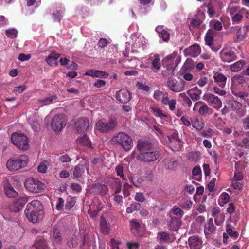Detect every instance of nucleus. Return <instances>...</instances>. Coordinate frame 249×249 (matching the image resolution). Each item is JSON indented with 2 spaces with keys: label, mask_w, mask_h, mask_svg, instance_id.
Wrapping results in <instances>:
<instances>
[{
  "label": "nucleus",
  "mask_w": 249,
  "mask_h": 249,
  "mask_svg": "<svg viewBox=\"0 0 249 249\" xmlns=\"http://www.w3.org/2000/svg\"><path fill=\"white\" fill-rule=\"evenodd\" d=\"M43 210L42 203H28L25 214L30 221L36 223L42 218Z\"/></svg>",
  "instance_id": "obj_1"
},
{
  "label": "nucleus",
  "mask_w": 249,
  "mask_h": 249,
  "mask_svg": "<svg viewBox=\"0 0 249 249\" xmlns=\"http://www.w3.org/2000/svg\"><path fill=\"white\" fill-rule=\"evenodd\" d=\"M111 142L114 145L121 146L125 151H130L133 146L131 137L123 132L115 133L111 138Z\"/></svg>",
  "instance_id": "obj_2"
},
{
  "label": "nucleus",
  "mask_w": 249,
  "mask_h": 249,
  "mask_svg": "<svg viewBox=\"0 0 249 249\" xmlns=\"http://www.w3.org/2000/svg\"><path fill=\"white\" fill-rule=\"evenodd\" d=\"M118 125L117 118L114 116L109 118L108 121H98L95 124L96 129L102 133H107L114 130Z\"/></svg>",
  "instance_id": "obj_3"
},
{
  "label": "nucleus",
  "mask_w": 249,
  "mask_h": 249,
  "mask_svg": "<svg viewBox=\"0 0 249 249\" xmlns=\"http://www.w3.org/2000/svg\"><path fill=\"white\" fill-rule=\"evenodd\" d=\"M28 157L25 155H21L18 159L11 158L8 160L6 166L9 170L17 171L25 167L28 162Z\"/></svg>",
  "instance_id": "obj_4"
},
{
  "label": "nucleus",
  "mask_w": 249,
  "mask_h": 249,
  "mask_svg": "<svg viewBox=\"0 0 249 249\" xmlns=\"http://www.w3.org/2000/svg\"><path fill=\"white\" fill-rule=\"evenodd\" d=\"M71 172L73 178L76 179L80 182L83 181L86 175L89 173V168L87 161L85 160H82L73 170H71Z\"/></svg>",
  "instance_id": "obj_5"
},
{
  "label": "nucleus",
  "mask_w": 249,
  "mask_h": 249,
  "mask_svg": "<svg viewBox=\"0 0 249 249\" xmlns=\"http://www.w3.org/2000/svg\"><path fill=\"white\" fill-rule=\"evenodd\" d=\"M12 142L18 149L26 151L29 148V139L27 136L22 133H13L11 137Z\"/></svg>",
  "instance_id": "obj_6"
},
{
  "label": "nucleus",
  "mask_w": 249,
  "mask_h": 249,
  "mask_svg": "<svg viewBox=\"0 0 249 249\" xmlns=\"http://www.w3.org/2000/svg\"><path fill=\"white\" fill-rule=\"evenodd\" d=\"M26 189L29 192L37 193L43 190L45 187L44 183L37 178H29L24 182Z\"/></svg>",
  "instance_id": "obj_7"
},
{
  "label": "nucleus",
  "mask_w": 249,
  "mask_h": 249,
  "mask_svg": "<svg viewBox=\"0 0 249 249\" xmlns=\"http://www.w3.org/2000/svg\"><path fill=\"white\" fill-rule=\"evenodd\" d=\"M160 154L159 150L155 149L140 153L136 156V159L141 161L146 162H153L157 160L160 157Z\"/></svg>",
  "instance_id": "obj_8"
},
{
  "label": "nucleus",
  "mask_w": 249,
  "mask_h": 249,
  "mask_svg": "<svg viewBox=\"0 0 249 249\" xmlns=\"http://www.w3.org/2000/svg\"><path fill=\"white\" fill-rule=\"evenodd\" d=\"M185 84L183 79L178 81L173 77H169L167 82L168 88L171 91L175 92L183 91L185 89Z\"/></svg>",
  "instance_id": "obj_9"
},
{
  "label": "nucleus",
  "mask_w": 249,
  "mask_h": 249,
  "mask_svg": "<svg viewBox=\"0 0 249 249\" xmlns=\"http://www.w3.org/2000/svg\"><path fill=\"white\" fill-rule=\"evenodd\" d=\"M67 119L62 114H58L55 115L51 122L52 129L55 131H61L66 125Z\"/></svg>",
  "instance_id": "obj_10"
},
{
  "label": "nucleus",
  "mask_w": 249,
  "mask_h": 249,
  "mask_svg": "<svg viewBox=\"0 0 249 249\" xmlns=\"http://www.w3.org/2000/svg\"><path fill=\"white\" fill-rule=\"evenodd\" d=\"M203 99L216 110L219 109L222 107V102L221 100L217 96L211 93L204 94Z\"/></svg>",
  "instance_id": "obj_11"
},
{
  "label": "nucleus",
  "mask_w": 249,
  "mask_h": 249,
  "mask_svg": "<svg viewBox=\"0 0 249 249\" xmlns=\"http://www.w3.org/2000/svg\"><path fill=\"white\" fill-rule=\"evenodd\" d=\"M220 57L223 62L230 63L237 59V56L234 51L223 49L219 53Z\"/></svg>",
  "instance_id": "obj_12"
},
{
  "label": "nucleus",
  "mask_w": 249,
  "mask_h": 249,
  "mask_svg": "<svg viewBox=\"0 0 249 249\" xmlns=\"http://www.w3.org/2000/svg\"><path fill=\"white\" fill-rule=\"evenodd\" d=\"M115 97L118 101L126 104L129 102L132 98L131 92L126 89H121L116 93Z\"/></svg>",
  "instance_id": "obj_13"
},
{
  "label": "nucleus",
  "mask_w": 249,
  "mask_h": 249,
  "mask_svg": "<svg viewBox=\"0 0 249 249\" xmlns=\"http://www.w3.org/2000/svg\"><path fill=\"white\" fill-rule=\"evenodd\" d=\"M89 124L88 119L83 117L78 119L74 123V126L76 130L81 133L84 132L88 128Z\"/></svg>",
  "instance_id": "obj_14"
},
{
  "label": "nucleus",
  "mask_w": 249,
  "mask_h": 249,
  "mask_svg": "<svg viewBox=\"0 0 249 249\" xmlns=\"http://www.w3.org/2000/svg\"><path fill=\"white\" fill-rule=\"evenodd\" d=\"M201 48L199 45L194 44L184 50V53L185 56H190L193 57H196L200 54Z\"/></svg>",
  "instance_id": "obj_15"
},
{
  "label": "nucleus",
  "mask_w": 249,
  "mask_h": 249,
  "mask_svg": "<svg viewBox=\"0 0 249 249\" xmlns=\"http://www.w3.org/2000/svg\"><path fill=\"white\" fill-rule=\"evenodd\" d=\"M137 149L141 153L146 152L154 148L153 144L146 140H139L137 145Z\"/></svg>",
  "instance_id": "obj_16"
},
{
  "label": "nucleus",
  "mask_w": 249,
  "mask_h": 249,
  "mask_svg": "<svg viewBox=\"0 0 249 249\" xmlns=\"http://www.w3.org/2000/svg\"><path fill=\"white\" fill-rule=\"evenodd\" d=\"M188 245L190 249H200L202 241L198 236H191L188 239Z\"/></svg>",
  "instance_id": "obj_17"
},
{
  "label": "nucleus",
  "mask_w": 249,
  "mask_h": 249,
  "mask_svg": "<svg viewBox=\"0 0 249 249\" xmlns=\"http://www.w3.org/2000/svg\"><path fill=\"white\" fill-rule=\"evenodd\" d=\"M199 104H203L199 108L198 113L202 116H206L212 113V109L204 103L202 101H198L196 102L193 108V111H195V108Z\"/></svg>",
  "instance_id": "obj_18"
},
{
  "label": "nucleus",
  "mask_w": 249,
  "mask_h": 249,
  "mask_svg": "<svg viewBox=\"0 0 249 249\" xmlns=\"http://www.w3.org/2000/svg\"><path fill=\"white\" fill-rule=\"evenodd\" d=\"M187 94L194 101H198L200 99V95L202 94V91L196 86L187 91Z\"/></svg>",
  "instance_id": "obj_19"
},
{
  "label": "nucleus",
  "mask_w": 249,
  "mask_h": 249,
  "mask_svg": "<svg viewBox=\"0 0 249 249\" xmlns=\"http://www.w3.org/2000/svg\"><path fill=\"white\" fill-rule=\"evenodd\" d=\"M171 220L169 227L170 230L173 231H177L180 228L181 224V220L179 217H176L170 215Z\"/></svg>",
  "instance_id": "obj_20"
},
{
  "label": "nucleus",
  "mask_w": 249,
  "mask_h": 249,
  "mask_svg": "<svg viewBox=\"0 0 249 249\" xmlns=\"http://www.w3.org/2000/svg\"><path fill=\"white\" fill-rule=\"evenodd\" d=\"M92 191L96 194L104 195L108 191V187L105 184H102L100 183H94L92 185Z\"/></svg>",
  "instance_id": "obj_21"
},
{
  "label": "nucleus",
  "mask_w": 249,
  "mask_h": 249,
  "mask_svg": "<svg viewBox=\"0 0 249 249\" xmlns=\"http://www.w3.org/2000/svg\"><path fill=\"white\" fill-rule=\"evenodd\" d=\"M214 82L221 88H224L226 85L227 77L221 73L216 72L214 74Z\"/></svg>",
  "instance_id": "obj_22"
},
{
  "label": "nucleus",
  "mask_w": 249,
  "mask_h": 249,
  "mask_svg": "<svg viewBox=\"0 0 249 249\" xmlns=\"http://www.w3.org/2000/svg\"><path fill=\"white\" fill-rule=\"evenodd\" d=\"M215 230L216 227L213 224V219L211 218L204 225V233L206 235H209L214 232Z\"/></svg>",
  "instance_id": "obj_23"
},
{
  "label": "nucleus",
  "mask_w": 249,
  "mask_h": 249,
  "mask_svg": "<svg viewBox=\"0 0 249 249\" xmlns=\"http://www.w3.org/2000/svg\"><path fill=\"white\" fill-rule=\"evenodd\" d=\"M154 58L152 61L151 70L154 72H157L161 68V63L159 55H154Z\"/></svg>",
  "instance_id": "obj_24"
},
{
  "label": "nucleus",
  "mask_w": 249,
  "mask_h": 249,
  "mask_svg": "<svg viewBox=\"0 0 249 249\" xmlns=\"http://www.w3.org/2000/svg\"><path fill=\"white\" fill-rule=\"evenodd\" d=\"M60 57L58 53H52L46 59L47 63L51 66L57 65L56 60Z\"/></svg>",
  "instance_id": "obj_25"
},
{
  "label": "nucleus",
  "mask_w": 249,
  "mask_h": 249,
  "mask_svg": "<svg viewBox=\"0 0 249 249\" xmlns=\"http://www.w3.org/2000/svg\"><path fill=\"white\" fill-rule=\"evenodd\" d=\"M163 163L165 168L169 170L174 169L178 165L177 161L175 160L170 158L165 159Z\"/></svg>",
  "instance_id": "obj_26"
},
{
  "label": "nucleus",
  "mask_w": 249,
  "mask_h": 249,
  "mask_svg": "<svg viewBox=\"0 0 249 249\" xmlns=\"http://www.w3.org/2000/svg\"><path fill=\"white\" fill-rule=\"evenodd\" d=\"M204 18V14L202 13L197 14L195 16L194 18L191 20V24L194 27L199 26L202 22Z\"/></svg>",
  "instance_id": "obj_27"
},
{
  "label": "nucleus",
  "mask_w": 249,
  "mask_h": 249,
  "mask_svg": "<svg viewBox=\"0 0 249 249\" xmlns=\"http://www.w3.org/2000/svg\"><path fill=\"white\" fill-rule=\"evenodd\" d=\"M245 63L244 60H240L230 65V70L232 71L237 72L240 71Z\"/></svg>",
  "instance_id": "obj_28"
},
{
  "label": "nucleus",
  "mask_w": 249,
  "mask_h": 249,
  "mask_svg": "<svg viewBox=\"0 0 249 249\" xmlns=\"http://www.w3.org/2000/svg\"><path fill=\"white\" fill-rule=\"evenodd\" d=\"M112 188L114 190L115 193L117 194L120 192L122 188V184L119 178H115L111 180Z\"/></svg>",
  "instance_id": "obj_29"
},
{
  "label": "nucleus",
  "mask_w": 249,
  "mask_h": 249,
  "mask_svg": "<svg viewBox=\"0 0 249 249\" xmlns=\"http://www.w3.org/2000/svg\"><path fill=\"white\" fill-rule=\"evenodd\" d=\"M228 104L229 107L232 111H238L242 107V104L235 100L229 101Z\"/></svg>",
  "instance_id": "obj_30"
},
{
  "label": "nucleus",
  "mask_w": 249,
  "mask_h": 249,
  "mask_svg": "<svg viewBox=\"0 0 249 249\" xmlns=\"http://www.w3.org/2000/svg\"><path fill=\"white\" fill-rule=\"evenodd\" d=\"M101 229L103 233L107 234L110 231L109 225L107 223L106 219L103 216H101L100 219Z\"/></svg>",
  "instance_id": "obj_31"
},
{
  "label": "nucleus",
  "mask_w": 249,
  "mask_h": 249,
  "mask_svg": "<svg viewBox=\"0 0 249 249\" xmlns=\"http://www.w3.org/2000/svg\"><path fill=\"white\" fill-rule=\"evenodd\" d=\"M5 194L8 197H15L18 196V193L9 184L4 187Z\"/></svg>",
  "instance_id": "obj_32"
},
{
  "label": "nucleus",
  "mask_w": 249,
  "mask_h": 249,
  "mask_svg": "<svg viewBox=\"0 0 249 249\" xmlns=\"http://www.w3.org/2000/svg\"><path fill=\"white\" fill-rule=\"evenodd\" d=\"M76 142L77 143L83 146H89L91 145L90 141L86 135H84L82 137L78 138Z\"/></svg>",
  "instance_id": "obj_33"
},
{
  "label": "nucleus",
  "mask_w": 249,
  "mask_h": 249,
  "mask_svg": "<svg viewBox=\"0 0 249 249\" xmlns=\"http://www.w3.org/2000/svg\"><path fill=\"white\" fill-rule=\"evenodd\" d=\"M34 246L36 249H47L48 248V246L45 240L43 238H39L36 240Z\"/></svg>",
  "instance_id": "obj_34"
},
{
  "label": "nucleus",
  "mask_w": 249,
  "mask_h": 249,
  "mask_svg": "<svg viewBox=\"0 0 249 249\" xmlns=\"http://www.w3.org/2000/svg\"><path fill=\"white\" fill-rule=\"evenodd\" d=\"M57 99V96L56 95H53L51 96L47 97L42 99L38 100V102L42 105H47L52 103L53 101Z\"/></svg>",
  "instance_id": "obj_35"
},
{
  "label": "nucleus",
  "mask_w": 249,
  "mask_h": 249,
  "mask_svg": "<svg viewBox=\"0 0 249 249\" xmlns=\"http://www.w3.org/2000/svg\"><path fill=\"white\" fill-rule=\"evenodd\" d=\"M131 230L136 235H140V234L138 232L141 228V225L140 223L134 220L130 221Z\"/></svg>",
  "instance_id": "obj_36"
},
{
  "label": "nucleus",
  "mask_w": 249,
  "mask_h": 249,
  "mask_svg": "<svg viewBox=\"0 0 249 249\" xmlns=\"http://www.w3.org/2000/svg\"><path fill=\"white\" fill-rule=\"evenodd\" d=\"M24 203H11L8 209L10 212H18L24 207Z\"/></svg>",
  "instance_id": "obj_37"
},
{
  "label": "nucleus",
  "mask_w": 249,
  "mask_h": 249,
  "mask_svg": "<svg viewBox=\"0 0 249 249\" xmlns=\"http://www.w3.org/2000/svg\"><path fill=\"white\" fill-rule=\"evenodd\" d=\"M53 237L54 242L58 244H60L62 242V237L60 231L57 228H54L53 229Z\"/></svg>",
  "instance_id": "obj_38"
},
{
  "label": "nucleus",
  "mask_w": 249,
  "mask_h": 249,
  "mask_svg": "<svg viewBox=\"0 0 249 249\" xmlns=\"http://www.w3.org/2000/svg\"><path fill=\"white\" fill-rule=\"evenodd\" d=\"M194 67V62L191 59H187L183 66V70L184 71H189L193 70Z\"/></svg>",
  "instance_id": "obj_39"
},
{
  "label": "nucleus",
  "mask_w": 249,
  "mask_h": 249,
  "mask_svg": "<svg viewBox=\"0 0 249 249\" xmlns=\"http://www.w3.org/2000/svg\"><path fill=\"white\" fill-rule=\"evenodd\" d=\"M157 239L160 242H166L170 239V236L169 234L166 232H159L157 234Z\"/></svg>",
  "instance_id": "obj_40"
},
{
  "label": "nucleus",
  "mask_w": 249,
  "mask_h": 249,
  "mask_svg": "<svg viewBox=\"0 0 249 249\" xmlns=\"http://www.w3.org/2000/svg\"><path fill=\"white\" fill-rule=\"evenodd\" d=\"M130 181L136 187H140L143 182L144 179L142 177H139L136 178L133 177H129Z\"/></svg>",
  "instance_id": "obj_41"
},
{
  "label": "nucleus",
  "mask_w": 249,
  "mask_h": 249,
  "mask_svg": "<svg viewBox=\"0 0 249 249\" xmlns=\"http://www.w3.org/2000/svg\"><path fill=\"white\" fill-rule=\"evenodd\" d=\"M150 109L156 117H160V118L167 117L166 114L163 113L162 111L158 107H151Z\"/></svg>",
  "instance_id": "obj_42"
},
{
  "label": "nucleus",
  "mask_w": 249,
  "mask_h": 249,
  "mask_svg": "<svg viewBox=\"0 0 249 249\" xmlns=\"http://www.w3.org/2000/svg\"><path fill=\"white\" fill-rule=\"evenodd\" d=\"M142 178L145 180L152 181L153 178V174L151 169L149 168H146L144 169V175Z\"/></svg>",
  "instance_id": "obj_43"
},
{
  "label": "nucleus",
  "mask_w": 249,
  "mask_h": 249,
  "mask_svg": "<svg viewBox=\"0 0 249 249\" xmlns=\"http://www.w3.org/2000/svg\"><path fill=\"white\" fill-rule=\"evenodd\" d=\"M210 26L216 31H220L222 29V24L217 20H213L210 22Z\"/></svg>",
  "instance_id": "obj_44"
},
{
  "label": "nucleus",
  "mask_w": 249,
  "mask_h": 249,
  "mask_svg": "<svg viewBox=\"0 0 249 249\" xmlns=\"http://www.w3.org/2000/svg\"><path fill=\"white\" fill-rule=\"evenodd\" d=\"M226 232L229 235L234 239H236L238 237V232L233 231L229 225H227Z\"/></svg>",
  "instance_id": "obj_45"
},
{
  "label": "nucleus",
  "mask_w": 249,
  "mask_h": 249,
  "mask_svg": "<svg viewBox=\"0 0 249 249\" xmlns=\"http://www.w3.org/2000/svg\"><path fill=\"white\" fill-rule=\"evenodd\" d=\"M169 140L170 141V144L173 145L174 143L175 142H180V141H182L180 139L178 136V133H173L169 137Z\"/></svg>",
  "instance_id": "obj_46"
},
{
  "label": "nucleus",
  "mask_w": 249,
  "mask_h": 249,
  "mask_svg": "<svg viewBox=\"0 0 249 249\" xmlns=\"http://www.w3.org/2000/svg\"><path fill=\"white\" fill-rule=\"evenodd\" d=\"M193 127L197 130H201L204 126V123L202 121L196 120L192 123Z\"/></svg>",
  "instance_id": "obj_47"
},
{
  "label": "nucleus",
  "mask_w": 249,
  "mask_h": 249,
  "mask_svg": "<svg viewBox=\"0 0 249 249\" xmlns=\"http://www.w3.org/2000/svg\"><path fill=\"white\" fill-rule=\"evenodd\" d=\"M180 97L182 99V100L185 104L190 107L192 105L191 99L189 97L186 95L185 93H181L179 94Z\"/></svg>",
  "instance_id": "obj_48"
},
{
  "label": "nucleus",
  "mask_w": 249,
  "mask_h": 249,
  "mask_svg": "<svg viewBox=\"0 0 249 249\" xmlns=\"http://www.w3.org/2000/svg\"><path fill=\"white\" fill-rule=\"evenodd\" d=\"M6 36L11 38H16L17 36L18 31L15 29H9L5 31Z\"/></svg>",
  "instance_id": "obj_49"
},
{
  "label": "nucleus",
  "mask_w": 249,
  "mask_h": 249,
  "mask_svg": "<svg viewBox=\"0 0 249 249\" xmlns=\"http://www.w3.org/2000/svg\"><path fill=\"white\" fill-rule=\"evenodd\" d=\"M177 61V60H176ZM166 65V71H169V74H174V71L175 67L178 65V62H176L175 65L173 63H164Z\"/></svg>",
  "instance_id": "obj_50"
},
{
  "label": "nucleus",
  "mask_w": 249,
  "mask_h": 249,
  "mask_svg": "<svg viewBox=\"0 0 249 249\" xmlns=\"http://www.w3.org/2000/svg\"><path fill=\"white\" fill-rule=\"evenodd\" d=\"M172 211L173 214L176 216V217H179L180 219H181L183 214V211L180 208H174L172 209Z\"/></svg>",
  "instance_id": "obj_51"
},
{
  "label": "nucleus",
  "mask_w": 249,
  "mask_h": 249,
  "mask_svg": "<svg viewBox=\"0 0 249 249\" xmlns=\"http://www.w3.org/2000/svg\"><path fill=\"white\" fill-rule=\"evenodd\" d=\"M140 208V203H132L130 207H127L126 211L128 213H130L133 211H137Z\"/></svg>",
  "instance_id": "obj_52"
},
{
  "label": "nucleus",
  "mask_w": 249,
  "mask_h": 249,
  "mask_svg": "<svg viewBox=\"0 0 249 249\" xmlns=\"http://www.w3.org/2000/svg\"><path fill=\"white\" fill-rule=\"evenodd\" d=\"M164 95V93L160 90H156L153 94V98L159 101L162 99L163 96Z\"/></svg>",
  "instance_id": "obj_53"
},
{
  "label": "nucleus",
  "mask_w": 249,
  "mask_h": 249,
  "mask_svg": "<svg viewBox=\"0 0 249 249\" xmlns=\"http://www.w3.org/2000/svg\"><path fill=\"white\" fill-rule=\"evenodd\" d=\"M98 204L97 205V210H93V208L94 207L95 203H94V204L93 203H91V205H89V209L88 210L89 213L90 211H93L94 215H97L98 212L99 211H100L102 209V207L100 206L101 203H100V204L98 203Z\"/></svg>",
  "instance_id": "obj_54"
},
{
  "label": "nucleus",
  "mask_w": 249,
  "mask_h": 249,
  "mask_svg": "<svg viewBox=\"0 0 249 249\" xmlns=\"http://www.w3.org/2000/svg\"><path fill=\"white\" fill-rule=\"evenodd\" d=\"M115 170L117 173V175L120 176L123 180H126V178L123 174V168L121 166H118L116 167Z\"/></svg>",
  "instance_id": "obj_55"
},
{
  "label": "nucleus",
  "mask_w": 249,
  "mask_h": 249,
  "mask_svg": "<svg viewBox=\"0 0 249 249\" xmlns=\"http://www.w3.org/2000/svg\"><path fill=\"white\" fill-rule=\"evenodd\" d=\"M108 75L109 74L105 71L96 70L95 77L106 78Z\"/></svg>",
  "instance_id": "obj_56"
},
{
  "label": "nucleus",
  "mask_w": 249,
  "mask_h": 249,
  "mask_svg": "<svg viewBox=\"0 0 249 249\" xmlns=\"http://www.w3.org/2000/svg\"><path fill=\"white\" fill-rule=\"evenodd\" d=\"M199 153L198 151L193 152L189 154V159L191 161H196L198 159Z\"/></svg>",
  "instance_id": "obj_57"
},
{
  "label": "nucleus",
  "mask_w": 249,
  "mask_h": 249,
  "mask_svg": "<svg viewBox=\"0 0 249 249\" xmlns=\"http://www.w3.org/2000/svg\"><path fill=\"white\" fill-rule=\"evenodd\" d=\"M58 160L60 162L62 163L70 162L71 160V158L67 154L60 156L59 157Z\"/></svg>",
  "instance_id": "obj_58"
},
{
  "label": "nucleus",
  "mask_w": 249,
  "mask_h": 249,
  "mask_svg": "<svg viewBox=\"0 0 249 249\" xmlns=\"http://www.w3.org/2000/svg\"><path fill=\"white\" fill-rule=\"evenodd\" d=\"M213 91L214 93L217 94L220 96H225L226 94V91L223 89H219L216 86L213 87Z\"/></svg>",
  "instance_id": "obj_59"
},
{
  "label": "nucleus",
  "mask_w": 249,
  "mask_h": 249,
  "mask_svg": "<svg viewBox=\"0 0 249 249\" xmlns=\"http://www.w3.org/2000/svg\"><path fill=\"white\" fill-rule=\"evenodd\" d=\"M27 88L25 85H21L19 86L16 87L13 90L15 94H19L22 93Z\"/></svg>",
  "instance_id": "obj_60"
},
{
  "label": "nucleus",
  "mask_w": 249,
  "mask_h": 249,
  "mask_svg": "<svg viewBox=\"0 0 249 249\" xmlns=\"http://www.w3.org/2000/svg\"><path fill=\"white\" fill-rule=\"evenodd\" d=\"M182 141H180V142H175L174 143L173 145H170V146L172 147V149L173 151H178L182 148Z\"/></svg>",
  "instance_id": "obj_61"
},
{
  "label": "nucleus",
  "mask_w": 249,
  "mask_h": 249,
  "mask_svg": "<svg viewBox=\"0 0 249 249\" xmlns=\"http://www.w3.org/2000/svg\"><path fill=\"white\" fill-rule=\"evenodd\" d=\"M159 36L160 38H162L163 41H168L170 38V34L165 30L159 35Z\"/></svg>",
  "instance_id": "obj_62"
},
{
  "label": "nucleus",
  "mask_w": 249,
  "mask_h": 249,
  "mask_svg": "<svg viewBox=\"0 0 249 249\" xmlns=\"http://www.w3.org/2000/svg\"><path fill=\"white\" fill-rule=\"evenodd\" d=\"M135 199L139 202H143L145 200L144 195L142 193H137L135 195Z\"/></svg>",
  "instance_id": "obj_63"
},
{
  "label": "nucleus",
  "mask_w": 249,
  "mask_h": 249,
  "mask_svg": "<svg viewBox=\"0 0 249 249\" xmlns=\"http://www.w3.org/2000/svg\"><path fill=\"white\" fill-rule=\"evenodd\" d=\"M176 53L174 52L172 54L167 56L164 59L163 63H173V61L176 57Z\"/></svg>",
  "instance_id": "obj_64"
}]
</instances>
